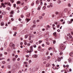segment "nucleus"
Listing matches in <instances>:
<instances>
[{
    "instance_id": "7c9ffc66",
    "label": "nucleus",
    "mask_w": 73,
    "mask_h": 73,
    "mask_svg": "<svg viewBox=\"0 0 73 73\" xmlns=\"http://www.w3.org/2000/svg\"><path fill=\"white\" fill-rule=\"evenodd\" d=\"M20 58H18L17 59V61H20Z\"/></svg>"
},
{
    "instance_id": "2f4dec72",
    "label": "nucleus",
    "mask_w": 73,
    "mask_h": 73,
    "mask_svg": "<svg viewBox=\"0 0 73 73\" xmlns=\"http://www.w3.org/2000/svg\"><path fill=\"white\" fill-rule=\"evenodd\" d=\"M55 43H56V41L55 40L53 41V43L54 44H55Z\"/></svg>"
},
{
    "instance_id": "a211bd4d",
    "label": "nucleus",
    "mask_w": 73,
    "mask_h": 73,
    "mask_svg": "<svg viewBox=\"0 0 73 73\" xmlns=\"http://www.w3.org/2000/svg\"><path fill=\"white\" fill-rule=\"evenodd\" d=\"M46 8V7L44 6L42 8V9H43V10H45Z\"/></svg>"
},
{
    "instance_id": "4d7b16f0",
    "label": "nucleus",
    "mask_w": 73,
    "mask_h": 73,
    "mask_svg": "<svg viewBox=\"0 0 73 73\" xmlns=\"http://www.w3.org/2000/svg\"><path fill=\"white\" fill-rule=\"evenodd\" d=\"M2 17H3V16H2V15H0V18L1 19V18H2Z\"/></svg>"
},
{
    "instance_id": "69168bd1",
    "label": "nucleus",
    "mask_w": 73,
    "mask_h": 73,
    "mask_svg": "<svg viewBox=\"0 0 73 73\" xmlns=\"http://www.w3.org/2000/svg\"><path fill=\"white\" fill-rule=\"evenodd\" d=\"M60 27V25H58L57 26V28H59Z\"/></svg>"
},
{
    "instance_id": "9b49d317",
    "label": "nucleus",
    "mask_w": 73,
    "mask_h": 73,
    "mask_svg": "<svg viewBox=\"0 0 73 73\" xmlns=\"http://www.w3.org/2000/svg\"><path fill=\"white\" fill-rule=\"evenodd\" d=\"M49 5L50 7H53V6L52 5V3H50V5Z\"/></svg>"
},
{
    "instance_id": "09e8293b",
    "label": "nucleus",
    "mask_w": 73,
    "mask_h": 73,
    "mask_svg": "<svg viewBox=\"0 0 73 73\" xmlns=\"http://www.w3.org/2000/svg\"><path fill=\"white\" fill-rule=\"evenodd\" d=\"M10 61V59H8L7 60V61L9 62Z\"/></svg>"
},
{
    "instance_id": "5701e85b",
    "label": "nucleus",
    "mask_w": 73,
    "mask_h": 73,
    "mask_svg": "<svg viewBox=\"0 0 73 73\" xmlns=\"http://www.w3.org/2000/svg\"><path fill=\"white\" fill-rule=\"evenodd\" d=\"M7 5H9L10 6H11V3H8Z\"/></svg>"
},
{
    "instance_id": "a18cd8bd",
    "label": "nucleus",
    "mask_w": 73,
    "mask_h": 73,
    "mask_svg": "<svg viewBox=\"0 0 73 73\" xmlns=\"http://www.w3.org/2000/svg\"><path fill=\"white\" fill-rule=\"evenodd\" d=\"M45 13H44L42 14V16H44L45 15Z\"/></svg>"
},
{
    "instance_id": "0e129e2a",
    "label": "nucleus",
    "mask_w": 73,
    "mask_h": 73,
    "mask_svg": "<svg viewBox=\"0 0 73 73\" xmlns=\"http://www.w3.org/2000/svg\"><path fill=\"white\" fill-rule=\"evenodd\" d=\"M18 73H21V71H19Z\"/></svg>"
},
{
    "instance_id": "1a4fd4ad",
    "label": "nucleus",
    "mask_w": 73,
    "mask_h": 73,
    "mask_svg": "<svg viewBox=\"0 0 73 73\" xmlns=\"http://www.w3.org/2000/svg\"><path fill=\"white\" fill-rule=\"evenodd\" d=\"M39 18L40 19V20H42L43 19L42 17L41 16H40L39 17Z\"/></svg>"
},
{
    "instance_id": "6e6552de",
    "label": "nucleus",
    "mask_w": 73,
    "mask_h": 73,
    "mask_svg": "<svg viewBox=\"0 0 73 73\" xmlns=\"http://www.w3.org/2000/svg\"><path fill=\"white\" fill-rule=\"evenodd\" d=\"M58 61H61V58L60 57H58L57 59Z\"/></svg>"
},
{
    "instance_id": "49530a36",
    "label": "nucleus",
    "mask_w": 73,
    "mask_h": 73,
    "mask_svg": "<svg viewBox=\"0 0 73 73\" xmlns=\"http://www.w3.org/2000/svg\"><path fill=\"white\" fill-rule=\"evenodd\" d=\"M43 3H42V2H40V5H43Z\"/></svg>"
},
{
    "instance_id": "f257e3e1",
    "label": "nucleus",
    "mask_w": 73,
    "mask_h": 73,
    "mask_svg": "<svg viewBox=\"0 0 73 73\" xmlns=\"http://www.w3.org/2000/svg\"><path fill=\"white\" fill-rule=\"evenodd\" d=\"M10 46L11 47H12L13 48H14L15 47V44H13L12 42H11L10 44Z\"/></svg>"
},
{
    "instance_id": "c756f323",
    "label": "nucleus",
    "mask_w": 73,
    "mask_h": 73,
    "mask_svg": "<svg viewBox=\"0 0 73 73\" xmlns=\"http://www.w3.org/2000/svg\"><path fill=\"white\" fill-rule=\"evenodd\" d=\"M69 37L70 38H71V39H72L73 38V37H72V36H69Z\"/></svg>"
},
{
    "instance_id": "8fccbe9b",
    "label": "nucleus",
    "mask_w": 73,
    "mask_h": 73,
    "mask_svg": "<svg viewBox=\"0 0 73 73\" xmlns=\"http://www.w3.org/2000/svg\"><path fill=\"white\" fill-rule=\"evenodd\" d=\"M33 46L34 48H36V45L35 44L33 45Z\"/></svg>"
},
{
    "instance_id": "393cba45",
    "label": "nucleus",
    "mask_w": 73,
    "mask_h": 73,
    "mask_svg": "<svg viewBox=\"0 0 73 73\" xmlns=\"http://www.w3.org/2000/svg\"><path fill=\"white\" fill-rule=\"evenodd\" d=\"M44 5L45 6H46V5H47V4L45 2L44 3Z\"/></svg>"
},
{
    "instance_id": "473e14b6",
    "label": "nucleus",
    "mask_w": 73,
    "mask_h": 73,
    "mask_svg": "<svg viewBox=\"0 0 73 73\" xmlns=\"http://www.w3.org/2000/svg\"><path fill=\"white\" fill-rule=\"evenodd\" d=\"M3 56V54L0 53V57H2Z\"/></svg>"
},
{
    "instance_id": "c85d7f7f",
    "label": "nucleus",
    "mask_w": 73,
    "mask_h": 73,
    "mask_svg": "<svg viewBox=\"0 0 73 73\" xmlns=\"http://www.w3.org/2000/svg\"><path fill=\"white\" fill-rule=\"evenodd\" d=\"M1 5H2V7H3V6L4 5V3H2L1 4Z\"/></svg>"
},
{
    "instance_id": "e433bc0d",
    "label": "nucleus",
    "mask_w": 73,
    "mask_h": 73,
    "mask_svg": "<svg viewBox=\"0 0 73 73\" xmlns=\"http://www.w3.org/2000/svg\"><path fill=\"white\" fill-rule=\"evenodd\" d=\"M56 35V32H54L53 33V35Z\"/></svg>"
},
{
    "instance_id": "2eb2a0df",
    "label": "nucleus",
    "mask_w": 73,
    "mask_h": 73,
    "mask_svg": "<svg viewBox=\"0 0 73 73\" xmlns=\"http://www.w3.org/2000/svg\"><path fill=\"white\" fill-rule=\"evenodd\" d=\"M28 35H26L25 36V38H28Z\"/></svg>"
},
{
    "instance_id": "603ef678",
    "label": "nucleus",
    "mask_w": 73,
    "mask_h": 73,
    "mask_svg": "<svg viewBox=\"0 0 73 73\" xmlns=\"http://www.w3.org/2000/svg\"><path fill=\"white\" fill-rule=\"evenodd\" d=\"M68 5L69 7H71V5L70 3L68 4Z\"/></svg>"
},
{
    "instance_id": "3c124183",
    "label": "nucleus",
    "mask_w": 73,
    "mask_h": 73,
    "mask_svg": "<svg viewBox=\"0 0 73 73\" xmlns=\"http://www.w3.org/2000/svg\"><path fill=\"white\" fill-rule=\"evenodd\" d=\"M40 21V20H36V22L38 23V22H39Z\"/></svg>"
},
{
    "instance_id": "864d4df0",
    "label": "nucleus",
    "mask_w": 73,
    "mask_h": 73,
    "mask_svg": "<svg viewBox=\"0 0 73 73\" xmlns=\"http://www.w3.org/2000/svg\"><path fill=\"white\" fill-rule=\"evenodd\" d=\"M42 42V40H40L39 41V44H40V43H41Z\"/></svg>"
},
{
    "instance_id": "b1692460",
    "label": "nucleus",
    "mask_w": 73,
    "mask_h": 73,
    "mask_svg": "<svg viewBox=\"0 0 73 73\" xmlns=\"http://www.w3.org/2000/svg\"><path fill=\"white\" fill-rule=\"evenodd\" d=\"M60 22H63V21H64V19H61L60 20Z\"/></svg>"
},
{
    "instance_id": "4c0bfd02",
    "label": "nucleus",
    "mask_w": 73,
    "mask_h": 73,
    "mask_svg": "<svg viewBox=\"0 0 73 73\" xmlns=\"http://www.w3.org/2000/svg\"><path fill=\"white\" fill-rule=\"evenodd\" d=\"M48 54H49V52H46V55H48Z\"/></svg>"
},
{
    "instance_id": "aec40b11",
    "label": "nucleus",
    "mask_w": 73,
    "mask_h": 73,
    "mask_svg": "<svg viewBox=\"0 0 73 73\" xmlns=\"http://www.w3.org/2000/svg\"><path fill=\"white\" fill-rule=\"evenodd\" d=\"M30 20V19H26V21L27 22H28V21H29Z\"/></svg>"
},
{
    "instance_id": "6e6d98bb",
    "label": "nucleus",
    "mask_w": 73,
    "mask_h": 73,
    "mask_svg": "<svg viewBox=\"0 0 73 73\" xmlns=\"http://www.w3.org/2000/svg\"><path fill=\"white\" fill-rule=\"evenodd\" d=\"M26 57H29V55H26Z\"/></svg>"
},
{
    "instance_id": "58836bf2",
    "label": "nucleus",
    "mask_w": 73,
    "mask_h": 73,
    "mask_svg": "<svg viewBox=\"0 0 73 73\" xmlns=\"http://www.w3.org/2000/svg\"><path fill=\"white\" fill-rule=\"evenodd\" d=\"M10 13H11V14H13V11H11L10 12Z\"/></svg>"
},
{
    "instance_id": "dca6fc26",
    "label": "nucleus",
    "mask_w": 73,
    "mask_h": 73,
    "mask_svg": "<svg viewBox=\"0 0 73 73\" xmlns=\"http://www.w3.org/2000/svg\"><path fill=\"white\" fill-rule=\"evenodd\" d=\"M57 3H58V4H60V3H61V1L58 0L57 1Z\"/></svg>"
},
{
    "instance_id": "6ab92c4d",
    "label": "nucleus",
    "mask_w": 73,
    "mask_h": 73,
    "mask_svg": "<svg viewBox=\"0 0 73 73\" xmlns=\"http://www.w3.org/2000/svg\"><path fill=\"white\" fill-rule=\"evenodd\" d=\"M68 60L69 62H71V59H70V58L68 59Z\"/></svg>"
},
{
    "instance_id": "0eeeda50",
    "label": "nucleus",
    "mask_w": 73,
    "mask_h": 73,
    "mask_svg": "<svg viewBox=\"0 0 73 73\" xmlns=\"http://www.w3.org/2000/svg\"><path fill=\"white\" fill-rule=\"evenodd\" d=\"M37 56H38V55H33V57H35V58H37Z\"/></svg>"
},
{
    "instance_id": "c9c22d12",
    "label": "nucleus",
    "mask_w": 73,
    "mask_h": 73,
    "mask_svg": "<svg viewBox=\"0 0 73 73\" xmlns=\"http://www.w3.org/2000/svg\"><path fill=\"white\" fill-rule=\"evenodd\" d=\"M24 64H27V62H23Z\"/></svg>"
},
{
    "instance_id": "680f3d73",
    "label": "nucleus",
    "mask_w": 73,
    "mask_h": 73,
    "mask_svg": "<svg viewBox=\"0 0 73 73\" xmlns=\"http://www.w3.org/2000/svg\"><path fill=\"white\" fill-rule=\"evenodd\" d=\"M42 46H43L44 47V46L45 45H44V44H42Z\"/></svg>"
},
{
    "instance_id": "79ce46f5",
    "label": "nucleus",
    "mask_w": 73,
    "mask_h": 73,
    "mask_svg": "<svg viewBox=\"0 0 73 73\" xmlns=\"http://www.w3.org/2000/svg\"><path fill=\"white\" fill-rule=\"evenodd\" d=\"M8 3H5L4 4V5H8Z\"/></svg>"
},
{
    "instance_id": "4be33fe9",
    "label": "nucleus",
    "mask_w": 73,
    "mask_h": 73,
    "mask_svg": "<svg viewBox=\"0 0 73 73\" xmlns=\"http://www.w3.org/2000/svg\"><path fill=\"white\" fill-rule=\"evenodd\" d=\"M4 54L5 55H7V54H8V53H7V52H4Z\"/></svg>"
},
{
    "instance_id": "774afa93",
    "label": "nucleus",
    "mask_w": 73,
    "mask_h": 73,
    "mask_svg": "<svg viewBox=\"0 0 73 73\" xmlns=\"http://www.w3.org/2000/svg\"><path fill=\"white\" fill-rule=\"evenodd\" d=\"M62 52H61L60 53V55H62Z\"/></svg>"
},
{
    "instance_id": "bf43d9fd",
    "label": "nucleus",
    "mask_w": 73,
    "mask_h": 73,
    "mask_svg": "<svg viewBox=\"0 0 73 73\" xmlns=\"http://www.w3.org/2000/svg\"><path fill=\"white\" fill-rule=\"evenodd\" d=\"M0 50H3V48H0Z\"/></svg>"
},
{
    "instance_id": "de8ad7c7",
    "label": "nucleus",
    "mask_w": 73,
    "mask_h": 73,
    "mask_svg": "<svg viewBox=\"0 0 73 73\" xmlns=\"http://www.w3.org/2000/svg\"><path fill=\"white\" fill-rule=\"evenodd\" d=\"M48 59H50V56H48L47 57Z\"/></svg>"
},
{
    "instance_id": "13d9d810",
    "label": "nucleus",
    "mask_w": 73,
    "mask_h": 73,
    "mask_svg": "<svg viewBox=\"0 0 73 73\" xmlns=\"http://www.w3.org/2000/svg\"><path fill=\"white\" fill-rule=\"evenodd\" d=\"M46 44L47 45H49L50 44L48 42H46Z\"/></svg>"
},
{
    "instance_id": "c03bdc74",
    "label": "nucleus",
    "mask_w": 73,
    "mask_h": 73,
    "mask_svg": "<svg viewBox=\"0 0 73 73\" xmlns=\"http://www.w3.org/2000/svg\"><path fill=\"white\" fill-rule=\"evenodd\" d=\"M24 44L25 45H27V42H25Z\"/></svg>"
},
{
    "instance_id": "ea45409f",
    "label": "nucleus",
    "mask_w": 73,
    "mask_h": 73,
    "mask_svg": "<svg viewBox=\"0 0 73 73\" xmlns=\"http://www.w3.org/2000/svg\"><path fill=\"white\" fill-rule=\"evenodd\" d=\"M15 57L16 58H17L18 57V56L17 55H16L15 56Z\"/></svg>"
},
{
    "instance_id": "5fc2aeb1",
    "label": "nucleus",
    "mask_w": 73,
    "mask_h": 73,
    "mask_svg": "<svg viewBox=\"0 0 73 73\" xmlns=\"http://www.w3.org/2000/svg\"><path fill=\"white\" fill-rule=\"evenodd\" d=\"M65 23V22L64 21L62 23V24H64Z\"/></svg>"
},
{
    "instance_id": "4468645a",
    "label": "nucleus",
    "mask_w": 73,
    "mask_h": 73,
    "mask_svg": "<svg viewBox=\"0 0 73 73\" xmlns=\"http://www.w3.org/2000/svg\"><path fill=\"white\" fill-rule=\"evenodd\" d=\"M50 28V26H49V25H48L47 26V29H49V28Z\"/></svg>"
},
{
    "instance_id": "a878e982",
    "label": "nucleus",
    "mask_w": 73,
    "mask_h": 73,
    "mask_svg": "<svg viewBox=\"0 0 73 73\" xmlns=\"http://www.w3.org/2000/svg\"><path fill=\"white\" fill-rule=\"evenodd\" d=\"M55 27V25L54 24H53L52 25V28H54Z\"/></svg>"
},
{
    "instance_id": "f3484780",
    "label": "nucleus",
    "mask_w": 73,
    "mask_h": 73,
    "mask_svg": "<svg viewBox=\"0 0 73 73\" xmlns=\"http://www.w3.org/2000/svg\"><path fill=\"white\" fill-rule=\"evenodd\" d=\"M38 3H39V1L38 0H37L36 1V4H38Z\"/></svg>"
},
{
    "instance_id": "9d476101",
    "label": "nucleus",
    "mask_w": 73,
    "mask_h": 73,
    "mask_svg": "<svg viewBox=\"0 0 73 73\" xmlns=\"http://www.w3.org/2000/svg\"><path fill=\"white\" fill-rule=\"evenodd\" d=\"M20 1H18L17 2V4H20Z\"/></svg>"
},
{
    "instance_id": "052dcab7",
    "label": "nucleus",
    "mask_w": 73,
    "mask_h": 73,
    "mask_svg": "<svg viewBox=\"0 0 73 73\" xmlns=\"http://www.w3.org/2000/svg\"><path fill=\"white\" fill-rule=\"evenodd\" d=\"M69 70L70 72H72V69L71 68H70L69 69Z\"/></svg>"
},
{
    "instance_id": "a19ab883",
    "label": "nucleus",
    "mask_w": 73,
    "mask_h": 73,
    "mask_svg": "<svg viewBox=\"0 0 73 73\" xmlns=\"http://www.w3.org/2000/svg\"><path fill=\"white\" fill-rule=\"evenodd\" d=\"M55 14H56V15H58V12H56Z\"/></svg>"
},
{
    "instance_id": "cd10ccee",
    "label": "nucleus",
    "mask_w": 73,
    "mask_h": 73,
    "mask_svg": "<svg viewBox=\"0 0 73 73\" xmlns=\"http://www.w3.org/2000/svg\"><path fill=\"white\" fill-rule=\"evenodd\" d=\"M28 46H30L31 45V44L29 43L27 44Z\"/></svg>"
},
{
    "instance_id": "412c9836",
    "label": "nucleus",
    "mask_w": 73,
    "mask_h": 73,
    "mask_svg": "<svg viewBox=\"0 0 73 73\" xmlns=\"http://www.w3.org/2000/svg\"><path fill=\"white\" fill-rule=\"evenodd\" d=\"M52 49V47H50L48 48V50H51Z\"/></svg>"
},
{
    "instance_id": "f704fd0d",
    "label": "nucleus",
    "mask_w": 73,
    "mask_h": 73,
    "mask_svg": "<svg viewBox=\"0 0 73 73\" xmlns=\"http://www.w3.org/2000/svg\"><path fill=\"white\" fill-rule=\"evenodd\" d=\"M24 16L23 15H21V18H23V17H24Z\"/></svg>"
},
{
    "instance_id": "338daca9",
    "label": "nucleus",
    "mask_w": 73,
    "mask_h": 73,
    "mask_svg": "<svg viewBox=\"0 0 73 73\" xmlns=\"http://www.w3.org/2000/svg\"><path fill=\"white\" fill-rule=\"evenodd\" d=\"M30 43H32L33 42V41L32 40H31L30 42Z\"/></svg>"
},
{
    "instance_id": "72a5a7b5",
    "label": "nucleus",
    "mask_w": 73,
    "mask_h": 73,
    "mask_svg": "<svg viewBox=\"0 0 73 73\" xmlns=\"http://www.w3.org/2000/svg\"><path fill=\"white\" fill-rule=\"evenodd\" d=\"M7 9L8 10H9V9H10V8L9 7H7Z\"/></svg>"
},
{
    "instance_id": "ddd939ff",
    "label": "nucleus",
    "mask_w": 73,
    "mask_h": 73,
    "mask_svg": "<svg viewBox=\"0 0 73 73\" xmlns=\"http://www.w3.org/2000/svg\"><path fill=\"white\" fill-rule=\"evenodd\" d=\"M17 34V33L15 32L14 33V34L13 35V36H16Z\"/></svg>"
},
{
    "instance_id": "20e7f679",
    "label": "nucleus",
    "mask_w": 73,
    "mask_h": 73,
    "mask_svg": "<svg viewBox=\"0 0 73 73\" xmlns=\"http://www.w3.org/2000/svg\"><path fill=\"white\" fill-rule=\"evenodd\" d=\"M1 26H3L4 25V23L3 22H1Z\"/></svg>"
},
{
    "instance_id": "7ed1b4c3",
    "label": "nucleus",
    "mask_w": 73,
    "mask_h": 73,
    "mask_svg": "<svg viewBox=\"0 0 73 73\" xmlns=\"http://www.w3.org/2000/svg\"><path fill=\"white\" fill-rule=\"evenodd\" d=\"M4 46L5 48H6L7 46V43L6 42L5 43Z\"/></svg>"
},
{
    "instance_id": "37998d69",
    "label": "nucleus",
    "mask_w": 73,
    "mask_h": 73,
    "mask_svg": "<svg viewBox=\"0 0 73 73\" xmlns=\"http://www.w3.org/2000/svg\"><path fill=\"white\" fill-rule=\"evenodd\" d=\"M31 5H32V6H33V5H34V3H33V2L32 3H31Z\"/></svg>"
},
{
    "instance_id": "f03ea898",
    "label": "nucleus",
    "mask_w": 73,
    "mask_h": 73,
    "mask_svg": "<svg viewBox=\"0 0 73 73\" xmlns=\"http://www.w3.org/2000/svg\"><path fill=\"white\" fill-rule=\"evenodd\" d=\"M33 46H30V52H33Z\"/></svg>"
},
{
    "instance_id": "f8f14e48",
    "label": "nucleus",
    "mask_w": 73,
    "mask_h": 73,
    "mask_svg": "<svg viewBox=\"0 0 73 73\" xmlns=\"http://www.w3.org/2000/svg\"><path fill=\"white\" fill-rule=\"evenodd\" d=\"M24 9H25V10H26L27 9H28V7L27 6H26L25 7H24Z\"/></svg>"
},
{
    "instance_id": "423d86ee",
    "label": "nucleus",
    "mask_w": 73,
    "mask_h": 73,
    "mask_svg": "<svg viewBox=\"0 0 73 73\" xmlns=\"http://www.w3.org/2000/svg\"><path fill=\"white\" fill-rule=\"evenodd\" d=\"M67 11H68L67 9H65L64 11V12H67Z\"/></svg>"
},
{
    "instance_id": "e2e57ef3",
    "label": "nucleus",
    "mask_w": 73,
    "mask_h": 73,
    "mask_svg": "<svg viewBox=\"0 0 73 73\" xmlns=\"http://www.w3.org/2000/svg\"><path fill=\"white\" fill-rule=\"evenodd\" d=\"M3 64H5V61H4L3 62Z\"/></svg>"
},
{
    "instance_id": "bb28decb",
    "label": "nucleus",
    "mask_w": 73,
    "mask_h": 73,
    "mask_svg": "<svg viewBox=\"0 0 73 73\" xmlns=\"http://www.w3.org/2000/svg\"><path fill=\"white\" fill-rule=\"evenodd\" d=\"M16 58H13V61H15V60H16Z\"/></svg>"
},
{
    "instance_id": "39448f33",
    "label": "nucleus",
    "mask_w": 73,
    "mask_h": 73,
    "mask_svg": "<svg viewBox=\"0 0 73 73\" xmlns=\"http://www.w3.org/2000/svg\"><path fill=\"white\" fill-rule=\"evenodd\" d=\"M35 25H34L32 26V27H31L30 28V29L31 30H33V28H35Z\"/></svg>"
}]
</instances>
